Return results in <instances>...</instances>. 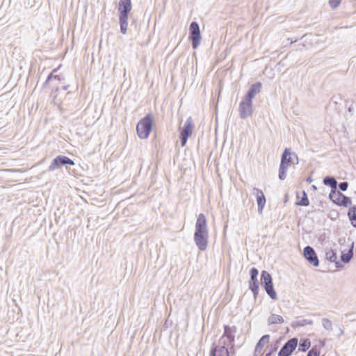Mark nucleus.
<instances>
[{
    "label": "nucleus",
    "instance_id": "f257e3e1",
    "mask_svg": "<svg viewBox=\"0 0 356 356\" xmlns=\"http://www.w3.org/2000/svg\"><path fill=\"white\" fill-rule=\"evenodd\" d=\"M194 241L197 248L201 251H204L208 246L209 230L207 227V221L204 214L198 215L194 233Z\"/></svg>",
    "mask_w": 356,
    "mask_h": 356
},
{
    "label": "nucleus",
    "instance_id": "f03ea898",
    "mask_svg": "<svg viewBox=\"0 0 356 356\" xmlns=\"http://www.w3.org/2000/svg\"><path fill=\"white\" fill-rule=\"evenodd\" d=\"M131 8V0H120L118 6L119 22L120 31L122 34H126L127 32L128 17Z\"/></svg>",
    "mask_w": 356,
    "mask_h": 356
},
{
    "label": "nucleus",
    "instance_id": "7ed1b4c3",
    "mask_svg": "<svg viewBox=\"0 0 356 356\" xmlns=\"http://www.w3.org/2000/svg\"><path fill=\"white\" fill-rule=\"evenodd\" d=\"M292 156H294L296 159V164H298V155L295 152L291 153L290 149L286 148L282 154L281 162L279 168V179L280 180H284L286 179V172L287 169L293 163Z\"/></svg>",
    "mask_w": 356,
    "mask_h": 356
},
{
    "label": "nucleus",
    "instance_id": "20e7f679",
    "mask_svg": "<svg viewBox=\"0 0 356 356\" xmlns=\"http://www.w3.org/2000/svg\"><path fill=\"white\" fill-rule=\"evenodd\" d=\"M152 115L151 113H148L137 124L136 131L138 137L142 139L147 138L152 129Z\"/></svg>",
    "mask_w": 356,
    "mask_h": 356
},
{
    "label": "nucleus",
    "instance_id": "39448f33",
    "mask_svg": "<svg viewBox=\"0 0 356 356\" xmlns=\"http://www.w3.org/2000/svg\"><path fill=\"white\" fill-rule=\"evenodd\" d=\"M261 284L270 298L276 300L277 293L273 287L272 276L266 270H263L261 273Z\"/></svg>",
    "mask_w": 356,
    "mask_h": 356
},
{
    "label": "nucleus",
    "instance_id": "423d86ee",
    "mask_svg": "<svg viewBox=\"0 0 356 356\" xmlns=\"http://www.w3.org/2000/svg\"><path fill=\"white\" fill-rule=\"evenodd\" d=\"M189 40L193 49H197L201 40V33L197 22H192L189 26Z\"/></svg>",
    "mask_w": 356,
    "mask_h": 356
},
{
    "label": "nucleus",
    "instance_id": "0eeeda50",
    "mask_svg": "<svg viewBox=\"0 0 356 356\" xmlns=\"http://www.w3.org/2000/svg\"><path fill=\"white\" fill-rule=\"evenodd\" d=\"M74 161L70 158L66 156L59 155L53 159L51 163L48 168V171L53 172L64 165H74Z\"/></svg>",
    "mask_w": 356,
    "mask_h": 356
},
{
    "label": "nucleus",
    "instance_id": "6e6552de",
    "mask_svg": "<svg viewBox=\"0 0 356 356\" xmlns=\"http://www.w3.org/2000/svg\"><path fill=\"white\" fill-rule=\"evenodd\" d=\"M193 128V119L191 117H188L179 134V138L182 147L186 145L188 137L192 134Z\"/></svg>",
    "mask_w": 356,
    "mask_h": 356
},
{
    "label": "nucleus",
    "instance_id": "1a4fd4ad",
    "mask_svg": "<svg viewBox=\"0 0 356 356\" xmlns=\"http://www.w3.org/2000/svg\"><path fill=\"white\" fill-rule=\"evenodd\" d=\"M238 112L241 119H246L250 117L253 112L252 101L243 98L239 104Z\"/></svg>",
    "mask_w": 356,
    "mask_h": 356
},
{
    "label": "nucleus",
    "instance_id": "9d476101",
    "mask_svg": "<svg viewBox=\"0 0 356 356\" xmlns=\"http://www.w3.org/2000/svg\"><path fill=\"white\" fill-rule=\"evenodd\" d=\"M298 345V339L294 337L288 340L281 348L278 356H290Z\"/></svg>",
    "mask_w": 356,
    "mask_h": 356
},
{
    "label": "nucleus",
    "instance_id": "9b49d317",
    "mask_svg": "<svg viewBox=\"0 0 356 356\" xmlns=\"http://www.w3.org/2000/svg\"><path fill=\"white\" fill-rule=\"evenodd\" d=\"M303 254L305 259L315 267L318 266L319 260L314 249L307 245L303 249Z\"/></svg>",
    "mask_w": 356,
    "mask_h": 356
},
{
    "label": "nucleus",
    "instance_id": "f8f14e48",
    "mask_svg": "<svg viewBox=\"0 0 356 356\" xmlns=\"http://www.w3.org/2000/svg\"><path fill=\"white\" fill-rule=\"evenodd\" d=\"M252 194L256 197L257 199L258 213L261 214L266 204V197L263 191L256 187L252 188Z\"/></svg>",
    "mask_w": 356,
    "mask_h": 356
},
{
    "label": "nucleus",
    "instance_id": "ddd939ff",
    "mask_svg": "<svg viewBox=\"0 0 356 356\" xmlns=\"http://www.w3.org/2000/svg\"><path fill=\"white\" fill-rule=\"evenodd\" d=\"M225 343L223 345L213 346L210 350L209 356H229V351L225 347Z\"/></svg>",
    "mask_w": 356,
    "mask_h": 356
},
{
    "label": "nucleus",
    "instance_id": "4468645a",
    "mask_svg": "<svg viewBox=\"0 0 356 356\" xmlns=\"http://www.w3.org/2000/svg\"><path fill=\"white\" fill-rule=\"evenodd\" d=\"M261 88V83L257 82L252 84L246 94L244 99L249 101H252V99L260 92Z\"/></svg>",
    "mask_w": 356,
    "mask_h": 356
},
{
    "label": "nucleus",
    "instance_id": "2eb2a0df",
    "mask_svg": "<svg viewBox=\"0 0 356 356\" xmlns=\"http://www.w3.org/2000/svg\"><path fill=\"white\" fill-rule=\"evenodd\" d=\"M325 259L330 262L334 263L337 268H340L342 266L341 263L337 261V252L332 248H325Z\"/></svg>",
    "mask_w": 356,
    "mask_h": 356
},
{
    "label": "nucleus",
    "instance_id": "dca6fc26",
    "mask_svg": "<svg viewBox=\"0 0 356 356\" xmlns=\"http://www.w3.org/2000/svg\"><path fill=\"white\" fill-rule=\"evenodd\" d=\"M236 327L235 326L230 327L228 325H225L224 326V333H223L222 337H227L228 341L230 343H232L234 341V338H235L234 334L236 333Z\"/></svg>",
    "mask_w": 356,
    "mask_h": 356
},
{
    "label": "nucleus",
    "instance_id": "f3484780",
    "mask_svg": "<svg viewBox=\"0 0 356 356\" xmlns=\"http://www.w3.org/2000/svg\"><path fill=\"white\" fill-rule=\"evenodd\" d=\"M353 249H354V242L352 241L350 245V248H349V250H348V252H345L343 251L341 252V260L342 262H343L344 264H348L351 260V259L353 257V254H354Z\"/></svg>",
    "mask_w": 356,
    "mask_h": 356
},
{
    "label": "nucleus",
    "instance_id": "a211bd4d",
    "mask_svg": "<svg viewBox=\"0 0 356 356\" xmlns=\"http://www.w3.org/2000/svg\"><path fill=\"white\" fill-rule=\"evenodd\" d=\"M270 339V335L269 334H265L262 336L259 341L257 343L255 349H254V353H260L264 346L266 343H268L269 342Z\"/></svg>",
    "mask_w": 356,
    "mask_h": 356
},
{
    "label": "nucleus",
    "instance_id": "6ab92c4d",
    "mask_svg": "<svg viewBox=\"0 0 356 356\" xmlns=\"http://www.w3.org/2000/svg\"><path fill=\"white\" fill-rule=\"evenodd\" d=\"M249 288L253 293L254 297L256 298L259 293V283L257 278H250L249 280Z\"/></svg>",
    "mask_w": 356,
    "mask_h": 356
},
{
    "label": "nucleus",
    "instance_id": "aec40b11",
    "mask_svg": "<svg viewBox=\"0 0 356 356\" xmlns=\"http://www.w3.org/2000/svg\"><path fill=\"white\" fill-rule=\"evenodd\" d=\"M323 184L331 187V190H337V181L333 177L327 176L323 178Z\"/></svg>",
    "mask_w": 356,
    "mask_h": 356
},
{
    "label": "nucleus",
    "instance_id": "412c9836",
    "mask_svg": "<svg viewBox=\"0 0 356 356\" xmlns=\"http://www.w3.org/2000/svg\"><path fill=\"white\" fill-rule=\"evenodd\" d=\"M348 216L352 226L356 228V205H354L349 209L348 211Z\"/></svg>",
    "mask_w": 356,
    "mask_h": 356
},
{
    "label": "nucleus",
    "instance_id": "4be33fe9",
    "mask_svg": "<svg viewBox=\"0 0 356 356\" xmlns=\"http://www.w3.org/2000/svg\"><path fill=\"white\" fill-rule=\"evenodd\" d=\"M267 321H268V325H271L277 324V323L281 324L284 322V318L280 315H276V314H273L268 318Z\"/></svg>",
    "mask_w": 356,
    "mask_h": 356
},
{
    "label": "nucleus",
    "instance_id": "5701e85b",
    "mask_svg": "<svg viewBox=\"0 0 356 356\" xmlns=\"http://www.w3.org/2000/svg\"><path fill=\"white\" fill-rule=\"evenodd\" d=\"M341 196V193L340 191H337V190H331V192L329 195L330 199L337 205L339 203Z\"/></svg>",
    "mask_w": 356,
    "mask_h": 356
},
{
    "label": "nucleus",
    "instance_id": "b1692460",
    "mask_svg": "<svg viewBox=\"0 0 356 356\" xmlns=\"http://www.w3.org/2000/svg\"><path fill=\"white\" fill-rule=\"evenodd\" d=\"M313 321L309 320V319H301V320H297L292 323L291 326L293 327H303L307 325H312Z\"/></svg>",
    "mask_w": 356,
    "mask_h": 356
},
{
    "label": "nucleus",
    "instance_id": "393cba45",
    "mask_svg": "<svg viewBox=\"0 0 356 356\" xmlns=\"http://www.w3.org/2000/svg\"><path fill=\"white\" fill-rule=\"evenodd\" d=\"M311 346V342L308 339H301L299 342V350L307 351Z\"/></svg>",
    "mask_w": 356,
    "mask_h": 356
},
{
    "label": "nucleus",
    "instance_id": "a878e982",
    "mask_svg": "<svg viewBox=\"0 0 356 356\" xmlns=\"http://www.w3.org/2000/svg\"><path fill=\"white\" fill-rule=\"evenodd\" d=\"M297 205L307 207L309 204V201L307 195L305 191L302 192V197L300 200L296 202Z\"/></svg>",
    "mask_w": 356,
    "mask_h": 356
},
{
    "label": "nucleus",
    "instance_id": "bb28decb",
    "mask_svg": "<svg viewBox=\"0 0 356 356\" xmlns=\"http://www.w3.org/2000/svg\"><path fill=\"white\" fill-rule=\"evenodd\" d=\"M351 204V200L349 197L346 196L343 193H341V198L339 200V203L338 204L339 206H343L345 207H348Z\"/></svg>",
    "mask_w": 356,
    "mask_h": 356
},
{
    "label": "nucleus",
    "instance_id": "cd10ccee",
    "mask_svg": "<svg viewBox=\"0 0 356 356\" xmlns=\"http://www.w3.org/2000/svg\"><path fill=\"white\" fill-rule=\"evenodd\" d=\"M53 80H57L58 81H61V78H60V76L59 75H54V74H53V72H51V74H49V76H47V80L44 83L43 88L46 87L49 83V82L53 81Z\"/></svg>",
    "mask_w": 356,
    "mask_h": 356
},
{
    "label": "nucleus",
    "instance_id": "c85d7f7f",
    "mask_svg": "<svg viewBox=\"0 0 356 356\" xmlns=\"http://www.w3.org/2000/svg\"><path fill=\"white\" fill-rule=\"evenodd\" d=\"M322 325L323 327L327 331H332V321H330L328 318H323L322 319Z\"/></svg>",
    "mask_w": 356,
    "mask_h": 356
},
{
    "label": "nucleus",
    "instance_id": "c756f323",
    "mask_svg": "<svg viewBox=\"0 0 356 356\" xmlns=\"http://www.w3.org/2000/svg\"><path fill=\"white\" fill-rule=\"evenodd\" d=\"M307 356H320V350L316 346H314L308 351Z\"/></svg>",
    "mask_w": 356,
    "mask_h": 356
},
{
    "label": "nucleus",
    "instance_id": "7c9ffc66",
    "mask_svg": "<svg viewBox=\"0 0 356 356\" xmlns=\"http://www.w3.org/2000/svg\"><path fill=\"white\" fill-rule=\"evenodd\" d=\"M341 0H329V5L332 9L337 8L341 3Z\"/></svg>",
    "mask_w": 356,
    "mask_h": 356
},
{
    "label": "nucleus",
    "instance_id": "2f4dec72",
    "mask_svg": "<svg viewBox=\"0 0 356 356\" xmlns=\"http://www.w3.org/2000/svg\"><path fill=\"white\" fill-rule=\"evenodd\" d=\"M259 275V270L255 268V267H252V268H250V278H257V276Z\"/></svg>",
    "mask_w": 356,
    "mask_h": 356
},
{
    "label": "nucleus",
    "instance_id": "473e14b6",
    "mask_svg": "<svg viewBox=\"0 0 356 356\" xmlns=\"http://www.w3.org/2000/svg\"><path fill=\"white\" fill-rule=\"evenodd\" d=\"M348 183L347 181L341 182L339 184V188L341 191H346L348 189Z\"/></svg>",
    "mask_w": 356,
    "mask_h": 356
},
{
    "label": "nucleus",
    "instance_id": "72a5a7b5",
    "mask_svg": "<svg viewBox=\"0 0 356 356\" xmlns=\"http://www.w3.org/2000/svg\"><path fill=\"white\" fill-rule=\"evenodd\" d=\"M58 90H59V88L57 86L54 87L52 88V91H51V97H52L53 98H56V92H58Z\"/></svg>",
    "mask_w": 356,
    "mask_h": 356
},
{
    "label": "nucleus",
    "instance_id": "f704fd0d",
    "mask_svg": "<svg viewBox=\"0 0 356 356\" xmlns=\"http://www.w3.org/2000/svg\"><path fill=\"white\" fill-rule=\"evenodd\" d=\"M277 346L275 345L274 347L271 348V349L268 353H270L271 355H273L274 353H275L277 351Z\"/></svg>",
    "mask_w": 356,
    "mask_h": 356
},
{
    "label": "nucleus",
    "instance_id": "c9c22d12",
    "mask_svg": "<svg viewBox=\"0 0 356 356\" xmlns=\"http://www.w3.org/2000/svg\"><path fill=\"white\" fill-rule=\"evenodd\" d=\"M68 88H69V85L63 86L62 87V89H63V90H67Z\"/></svg>",
    "mask_w": 356,
    "mask_h": 356
},
{
    "label": "nucleus",
    "instance_id": "e433bc0d",
    "mask_svg": "<svg viewBox=\"0 0 356 356\" xmlns=\"http://www.w3.org/2000/svg\"><path fill=\"white\" fill-rule=\"evenodd\" d=\"M312 181H313V179H312V178L311 177H309L307 179V181L309 182V183H311Z\"/></svg>",
    "mask_w": 356,
    "mask_h": 356
},
{
    "label": "nucleus",
    "instance_id": "4c0bfd02",
    "mask_svg": "<svg viewBox=\"0 0 356 356\" xmlns=\"http://www.w3.org/2000/svg\"><path fill=\"white\" fill-rule=\"evenodd\" d=\"M339 333H340V334H343V330L342 329H340Z\"/></svg>",
    "mask_w": 356,
    "mask_h": 356
},
{
    "label": "nucleus",
    "instance_id": "58836bf2",
    "mask_svg": "<svg viewBox=\"0 0 356 356\" xmlns=\"http://www.w3.org/2000/svg\"><path fill=\"white\" fill-rule=\"evenodd\" d=\"M271 355H271L270 353H268L267 354H266V355H265V356H271Z\"/></svg>",
    "mask_w": 356,
    "mask_h": 356
},
{
    "label": "nucleus",
    "instance_id": "ea45409f",
    "mask_svg": "<svg viewBox=\"0 0 356 356\" xmlns=\"http://www.w3.org/2000/svg\"><path fill=\"white\" fill-rule=\"evenodd\" d=\"M312 188L316 189V187L314 185L312 186Z\"/></svg>",
    "mask_w": 356,
    "mask_h": 356
},
{
    "label": "nucleus",
    "instance_id": "a19ab883",
    "mask_svg": "<svg viewBox=\"0 0 356 356\" xmlns=\"http://www.w3.org/2000/svg\"><path fill=\"white\" fill-rule=\"evenodd\" d=\"M348 111L350 112L352 111V108H349Z\"/></svg>",
    "mask_w": 356,
    "mask_h": 356
}]
</instances>
